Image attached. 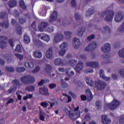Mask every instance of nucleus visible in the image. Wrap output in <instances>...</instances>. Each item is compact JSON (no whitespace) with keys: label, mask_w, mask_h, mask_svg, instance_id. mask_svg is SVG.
Segmentation results:
<instances>
[{"label":"nucleus","mask_w":124,"mask_h":124,"mask_svg":"<svg viewBox=\"0 0 124 124\" xmlns=\"http://www.w3.org/2000/svg\"><path fill=\"white\" fill-rule=\"evenodd\" d=\"M84 119L86 120V121H91V119H92L91 118V114L90 113H87L85 115Z\"/></svg>","instance_id":"52"},{"label":"nucleus","mask_w":124,"mask_h":124,"mask_svg":"<svg viewBox=\"0 0 124 124\" xmlns=\"http://www.w3.org/2000/svg\"><path fill=\"white\" fill-rule=\"evenodd\" d=\"M73 45L75 49H79L81 45V42L79 39L75 38L73 39Z\"/></svg>","instance_id":"17"},{"label":"nucleus","mask_w":124,"mask_h":124,"mask_svg":"<svg viewBox=\"0 0 124 124\" xmlns=\"http://www.w3.org/2000/svg\"><path fill=\"white\" fill-rule=\"evenodd\" d=\"M8 5L11 8L15 7V6L17 5V0H10L8 2Z\"/></svg>","instance_id":"25"},{"label":"nucleus","mask_w":124,"mask_h":124,"mask_svg":"<svg viewBox=\"0 0 124 124\" xmlns=\"http://www.w3.org/2000/svg\"><path fill=\"white\" fill-rule=\"evenodd\" d=\"M45 71L48 75L51 76V71H52V66L48 64H46Z\"/></svg>","instance_id":"28"},{"label":"nucleus","mask_w":124,"mask_h":124,"mask_svg":"<svg viewBox=\"0 0 124 124\" xmlns=\"http://www.w3.org/2000/svg\"><path fill=\"white\" fill-rule=\"evenodd\" d=\"M57 23L60 26H63V25H64V22H63V21H62V19H59V20H58Z\"/></svg>","instance_id":"56"},{"label":"nucleus","mask_w":124,"mask_h":124,"mask_svg":"<svg viewBox=\"0 0 124 124\" xmlns=\"http://www.w3.org/2000/svg\"><path fill=\"white\" fill-rule=\"evenodd\" d=\"M97 43H96L95 41H92L87 47L84 48V51H85V52H92V51H93L94 49H96V48H97Z\"/></svg>","instance_id":"5"},{"label":"nucleus","mask_w":124,"mask_h":124,"mask_svg":"<svg viewBox=\"0 0 124 124\" xmlns=\"http://www.w3.org/2000/svg\"><path fill=\"white\" fill-rule=\"evenodd\" d=\"M39 93L45 96H49L50 94L48 92V88L45 87L39 88Z\"/></svg>","instance_id":"15"},{"label":"nucleus","mask_w":124,"mask_h":124,"mask_svg":"<svg viewBox=\"0 0 124 124\" xmlns=\"http://www.w3.org/2000/svg\"><path fill=\"white\" fill-rule=\"evenodd\" d=\"M101 50L103 53H109L111 50V45L109 43L106 44L104 46L101 47Z\"/></svg>","instance_id":"14"},{"label":"nucleus","mask_w":124,"mask_h":124,"mask_svg":"<svg viewBox=\"0 0 124 124\" xmlns=\"http://www.w3.org/2000/svg\"><path fill=\"white\" fill-rule=\"evenodd\" d=\"M15 51L17 52V53H21L22 52V47H21V46L20 45L16 46Z\"/></svg>","instance_id":"39"},{"label":"nucleus","mask_w":124,"mask_h":124,"mask_svg":"<svg viewBox=\"0 0 124 124\" xmlns=\"http://www.w3.org/2000/svg\"><path fill=\"white\" fill-rule=\"evenodd\" d=\"M66 75L69 78H72L73 76H74V72L71 70V69L68 68L66 70Z\"/></svg>","instance_id":"23"},{"label":"nucleus","mask_w":124,"mask_h":124,"mask_svg":"<svg viewBox=\"0 0 124 124\" xmlns=\"http://www.w3.org/2000/svg\"><path fill=\"white\" fill-rule=\"evenodd\" d=\"M102 105H101V103L100 102V101H96L95 102V107L97 108V109L98 110H99L100 109H101L102 108Z\"/></svg>","instance_id":"34"},{"label":"nucleus","mask_w":124,"mask_h":124,"mask_svg":"<svg viewBox=\"0 0 124 124\" xmlns=\"http://www.w3.org/2000/svg\"><path fill=\"white\" fill-rule=\"evenodd\" d=\"M95 37V36L94 34H92L87 37V40H88L89 41H91L92 39H94Z\"/></svg>","instance_id":"55"},{"label":"nucleus","mask_w":124,"mask_h":124,"mask_svg":"<svg viewBox=\"0 0 124 124\" xmlns=\"http://www.w3.org/2000/svg\"><path fill=\"white\" fill-rule=\"evenodd\" d=\"M118 55L121 58H123L124 59V48H123L122 50H119L118 52Z\"/></svg>","instance_id":"40"},{"label":"nucleus","mask_w":124,"mask_h":124,"mask_svg":"<svg viewBox=\"0 0 124 124\" xmlns=\"http://www.w3.org/2000/svg\"><path fill=\"white\" fill-rule=\"evenodd\" d=\"M19 22L20 24H24V23L26 22V19L21 17L19 19Z\"/></svg>","instance_id":"61"},{"label":"nucleus","mask_w":124,"mask_h":124,"mask_svg":"<svg viewBox=\"0 0 124 124\" xmlns=\"http://www.w3.org/2000/svg\"><path fill=\"white\" fill-rule=\"evenodd\" d=\"M21 31H22V28L20 26H18L16 28V32L17 34H21Z\"/></svg>","instance_id":"42"},{"label":"nucleus","mask_w":124,"mask_h":124,"mask_svg":"<svg viewBox=\"0 0 124 124\" xmlns=\"http://www.w3.org/2000/svg\"><path fill=\"white\" fill-rule=\"evenodd\" d=\"M84 67L83 64L82 62H79L76 65L75 67V70L77 73H79L80 74V71L83 69V67Z\"/></svg>","instance_id":"18"},{"label":"nucleus","mask_w":124,"mask_h":124,"mask_svg":"<svg viewBox=\"0 0 124 124\" xmlns=\"http://www.w3.org/2000/svg\"><path fill=\"white\" fill-rule=\"evenodd\" d=\"M87 66L89 67H93V68H98L99 64L96 62H88L86 63Z\"/></svg>","instance_id":"19"},{"label":"nucleus","mask_w":124,"mask_h":124,"mask_svg":"<svg viewBox=\"0 0 124 124\" xmlns=\"http://www.w3.org/2000/svg\"><path fill=\"white\" fill-rule=\"evenodd\" d=\"M64 34L66 35V36L70 37L71 34H72V32L69 31H66L64 32Z\"/></svg>","instance_id":"57"},{"label":"nucleus","mask_w":124,"mask_h":124,"mask_svg":"<svg viewBox=\"0 0 124 124\" xmlns=\"http://www.w3.org/2000/svg\"><path fill=\"white\" fill-rule=\"evenodd\" d=\"M60 82L61 84V87L62 89H66V88H68V83H66L63 79H61Z\"/></svg>","instance_id":"30"},{"label":"nucleus","mask_w":124,"mask_h":124,"mask_svg":"<svg viewBox=\"0 0 124 124\" xmlns=\"http://www.w3.org/2000/svg\"><path fill=\"white\" fill-rule=\"evenodd\" d=\"M94 13V6H92L91 8L88 9V10L86 12V16L89 17L93 15Z\"/></svg>","instance_id":"26"},{"label":"nucleus","mask_w":124,"mask_h":124,"mask_svg":"<svg viewBox=\"0 0 124 124\" xmlns=\"http://www.w3.org/2000/svg\"><path fill=\"white\" fill-rule=\"evenodd\" d=\"M45 35V34L44 33H40L38 34V37L39 38H41V39L43 40V38H44Z\"/></svg>","instance_id":"60"},{"label":"nucleus","mask_w":124,"mask_h":124,"mask_svg":"<svg viewBox=\"0 0 124 124\" xmlns=\"http://www.w3.org/2000/svg\"><path fill=\"white\" fill-rule=\"evenodd\" d=\"M6 17V12H4L0 13V19H4Z\"/></svg>","instance_id":"48"},{"label":"nucleus","mask_w":124,"mask_h":124,"mask_svg":"<svg viewBox=\"0 0 124 124\" xmlns=\"http://www.w3.org/2000/svg\"><path fill=\"white\" fill-rule=\"evenodd\" d=\"M64 112H65V113H66V114L67 115H69V113H70V112H71V111L69 110L68 108H65L63 109Z\"/></svg>","instance_id":"58"},{"label":"nucleus","mask_w":124,"mask_h":124,"mask_svg":"<svg viewBox=\"0 0 124 124\" xmlns=\"http://www.w3.org/2000/svg\"><path fill=\"white\" fill-rule=\"evenodd\" d=\"M40 70V67L39 66H37L35 68L32 70V73H37Z\"/></svg>","instance_id":"44"},{"label":"nucleus","mask_w":124,"mask_h":124,"mask_svg":"<svg viewBox=\"0 0 124 124\" xmlns=\"http://www.w3.org/2000/svg\"><path fill=\"white\" fill-rule=\"evenodd\" d=\"M15 56L17 59H19V61H22L24 59V56L21 54L16 53Z\"/></svg>","instance_id":"46"},{"label":"nucleus","mask_w":124,"mask_h":124,"mask_svg":"<svg viewBox=\"0 0 124 124\" xmlns=\"http://www.w3.org/2000/svg\"><path fill=\"white\" fill-rule=\"evenodd\" d=\"M33 42L34 45H36L37 46H39V44L40 43V42L39 41V40H38L36 39H33Z\"/></svg>","instance_id":"54"},{"label":"nucleus","mask_w":124,"mask_h":124,"mask_svg":"<svg viewBox=\"0 0 124 124\" xmlns=\"http://www.w3.org/2000/svg\"><path fill=\"white\" fill-rule=\"evenodd\" d=\"M43 40L46 41V42H48V41L50 40V37H49L48 35L45 34Z\"/></svg>","instance_id":"51"},{"label":"nucleus","mask_w":124,"mask_h":124,"mask_svg":"<svg viewBox=\"0 0 124 124\" xmlns=\"http://www.w3.org/2000/svg\"><path fill=\"white\" fill-rule=\"evenodd\" d=\"M55 30V28H54V27L51 26L50 27H48L47 29V32H49V33H51V32H54V31Z\"/></svg>","instance_id":"45"},{"label":"nucleus","mask_w":124,"mask_h":124,"mask_svg":"<svg viewBox=\"0 0 124 124\" xmlns=\"http://www.w3.org/2000/svg\"><path fill=\"white\" fill-rule=\"evenodd\" d=\"M71 5L73 7H76L77 5H76V1H75V0H72Z\"/></svg>","instance_id":"63"},{"label":"nucleus","mask_w":124,"mask_h":124,"mask_svg":"<svg viewBox=\"0 0 124 124\" xmlns=\"http://www.w3.org/2000/svg\"><path fill=\"white\" fill-rule=\"evenodd\" d=\"M23 37V41L24 43H26V44H29V43L31 42V39L30 38V37H29L28 35H27V34H25Z\"/></svg>","instance_id":"31"},{"label":"nucleus","mask_w":124,"mask_h":124,"mask_svg":"<svg viewBox=\"0 0 124 124\" xmlns=\"http://www.w3.org/2000/svg\"><path fill=\"white\" fill-rule=\"evenodd\" d=\"M112 120L108 118L107 115H102L101 116V122L103 124H110Z\"/></svg>","instance_id":"13"},{"label":"nucleus","mask_w":124,"mask_h":124,"mask_svg":"<svg viewBox=\"0 0 124 124\" xmlns=\"http://www.w3.org/2000/svg\"><path fill=\"white\" fill-rule=\"evenodd\" d=\"M86 83L88 85L90 86V87H93L94 85V82L93 80H89V79H86Z\"/></svg>","instance_id":"35"},{"label":"nucleus","mask_w":124,"mask_h":124,"mask_svg":"<svg viewBox=\"0 0 124 124\" xmlns=\"http://www.w3.org/2000/svg\"><path fill=\"white\" fill-rule=\"evenodd\" d=\"M5 70L8 72H14V69L11 67H6Z\"/></svg>","instance_id":"50"},{"label":"nucleus","mask_w":124,"mask_h":124,"mask_svg":"<svg viewBox=\"0 0 124 124\" xmlns=\"http://www.w3.org/2000/svg\"><path fill=\"white\" fill-rule=\"evenodd\" d=\"M15 92H16V88H11L7 90V93H15Z\"/></svg>","instance_id":"49"},{"label":"nucleus","mask_w":124,"mask_h":124,"mask_svg":"<svg viewBox=\"0 0 124 124\" xmlns=\"http://www.w3.org/2000/svg\"><path fill=\"white\" fill-rule=\"evenodd\" d=\"M33 55L36 59H41L42 58V53L38 50H35L33 52Z\"/></svg>","instance_id":"27"},{"label":"nucleus","mask_w":124,"mask_h":124,"mask_svg":"<svg viewBox=\"0 0 124 124\" xmlns=\"http://www.w3.org/2000/svg\"><path fill=\"white\" fill-rule=\"evenodd\" d=\"M12 83L15 86H16L18 88H21V84L19 81L14 79L12 81Z\"/></svg>","instance_id":"33"},{"label":"nucleus","mask_w":124,"mask_h":124,"mask_svg":"<svg viewBox=\"0 0 124 124\" xmlns=\"http://www.w3.org/2000/svg\"><path fill=\"white\" fill-rule=\"evenodd\" d=\"M40 105L44 108H47V106H49V104L46 102H41Z\"/></svg>","instance_id":"47"},{"label":"nucleus","mask_w":124,"mask_h":124,"mask_svg":"<svg viewBox=\"0 0 124 124\" xmlns=\"http://www.w3.org/2000/svg\"><path fill=\"white\" fill-rule=\"evenodd\" d=\"M3 58L7 60L8 62H12V57L11 54H9L7 53L4 54L3 55Z\"/></svg>","instance_id":"29"},{"label":"nucleus","mask_w":124,"mask_h":124,"mask_svg":"<svg viewBox=\"0 0 124 124\" xmlns=\"http://www.w3.org/2000/svg\"><path fill=\"white\" fill-rule=\"evenodd\" d=\"M45 83L44 79H42L38 83V86H43V84Z\"/></svg>","instance_id":"64"},{"label":"nucleus","mask_w":124,"mask_h":124,"mask_svg":"<svg viewBox=\"0 0 124 124\" xmlns=\"http://www.w3.org/2000/svg\"><path fill=\"white\" fill-rule=\"evenodd\" d=\"M86 96L85 95H81L80 96L81 99L82 101H85V100H87L88 101H92L93 100V95L92 93V92L90 89H87L86 91Z\"/></svg>","instance_id":"2"},{"label":"nucleus","mask_w":124,"mask_h":124,"mask_svg":"<svg viewBox=\"0 0 124 124\" xmlns=\"http://www.w3.org/2000/svg\"><path fill=\"white\" fill-rule=\"evenodd\" d=\"M20 81L23 83L24 85H30L31 84V76L27 75L20 78Z\"/></svg>","instance_id":"6"},{"label":"nucleus","mask_w":124,"mask_h":124,"mask_svg":"<svg viewBox=\"0 0 124 124\" xmlns=\"http://www.w3.org/2000/svg\"><path fill=\"white\" fill-rule=\"evenodd\" d=\"M79 106L74 108V113L70 111L69 117L72 121H76L77 119L81 117V111H79Z\"/></svg>","instance_id":"1"},{"label":"nucleus","mask_w":124,"mask_h":124,"mask_svg":"<svg viewBox=\"0 0 124 124\" xmlns=\"http://www.w3.org/2000/svg\"><path fill=\"white\" fill-rule=\"evenodd\" d=\"M57 18H58V12H57L56 11H54L50 16L49 22L50 23H54V22H56Z\"/></svg>","instance_id":"21"},{"label":"nucleus","mask_w":124,"mask_h":124,"mask_svg":"<svg viewBox=\"0 0 124 124\" xmlns=\"http://www.w3.org/2000/svg\"><path fill=\"white\" fill-rule=\"evenodd\" d=\"M124 18V13L122 11H119L115 16L114 20L116 23H121Z\"/></svg>","instance_id":"8"},{"label":"nucleus","mask_w":124,"mask_h":124,"mask_svg":"<svg viewBox=\"0 0 124 124\" xmlns=\"http://www.w3.org/2000/svg\"><path fill=\"white\" fill-rule=\"evenodd\" d=\"M46 57L47 59H51L53 57V47L49 48L46 52Z\"/></svg>","instance_id":"22"},{"label":"nucleus","mask_w":124,"mask_h":124,"mask_svg":"<svg viewBox=\"0 0 124 124\" xmlns=\"http://www.w3.org/2000/svg\"><path fill=\"white\" fill-rule=\"evenodd\" d=\"M85 31H86V28H85V27L82 26L80 27L78 31L77 34L78 36L82 37L83 36L84 32H85Z\"/></svg>","instance_id":"24"},{"label":"nucleus","mask_w":124,"mask_h":124,"mask_svg":"<svg viewBox=\"0 0 124 124\" xmlns=\"http://www.w3.org/2000/svg\"><path fill=\"white\" fill-rule=\"evenodd\" d=\"M100 77L106 81H110V77H107L104 75V70L101 69L99 71Z\"/></svg>","instance_id":"20"},{"label":"nucleus","mask_w":124,"mask_h":124,"mask_svg":"<svg viewBox=\"0 0 124 124\" xmlns=\"http://www.w3.org/2000/svg\"><path fill=\"white\" fill-rule=\"evenodd\" d=\"M119 74L121 76H123L124 77V69H121L118 72Z\"/></svg>","instance_id":"59"},{"label":"nucleus","mask_w":124,"mask_h":124,"mask_svg":"<svg viewBox=\"0 0 124 124\" xmlns=\"http://www.w3.org/2000/svg\"><path fill=\"white\" fill-rule=\"evenodd\" d=\"M62 40H63V35L62 33H57L53 39L54 42L58 43V42H60Z\"/></svg>","instance_id":"12"},{"label":"nucleus","mask_w":124,"mask_h":124,"mask_svg":"<svg viewBox=\"0 0 124 124\" xmlns=\"http://www.w3.org/2000/svg\"><path fill=\"white\" fill-rule=\"evenodd\" d=\"M31 62H25L24 63V66L27 68H28V69H31Z\"/></svg>","instance_id":"43"},{"label":"nucleus","mask_w":124,"mask_h":124,"mask_svg":"<svg viewBox=\"0 0 124 124\" xmlns=\"http://www.w3.org/2000/svg\"><path fill=\"white\" fill-rule=\"evenodd\" d=\"M121 105V102L117 99H114L111 103H108L107 105L108 108H109L110 110H115L120 107Z\"/></svg>","instance_id":"3"},{"label":"nucleus","mask_w":124,"mask_h":124,"mask_svg":"<svg viewBox=\"0 0 124 124\" xmlns=\"http://www.w3.org/2000/svg\"><path fill=\"white\" fill-rule=\"evenodd\" d=\"M19 6L22 8V9H26V5H25V2L23 0H20L19 1Z\"/></svg>","instance_id":"37"},{"label":"nucleus","mask_w":124,"mask_h":124,"mask_svg":"<svg viewBox=\"0 0 124 124\" xmlns=\"http://www.w3.org/2000/svg\"><path fill=\"white\" fill-rule=\"evenodd\" d=\"M57 87V84L56 83H50L49 85V89L51 90H53V89H55Z\"/></svg>","instance_id":"53"},{"label":"nucleus","mask_w":124,"mask_h":124,"mask_svg":"<svg viewBox=\"0 0 124 124\" xmlns=\"http://www.w3.org/2000/svg\"><path fill=\"white\" fill-rule=\"evenodd\" d=\"M114 11L112 10H108L107 11L106 16L104 18V20L106 22H112V20H113L114 17Z\"/></svg>","instance_id":"9"},{"label":"nucleus","mask_w":124,"mask_h":124,"mask_svg":"<svg viewBox=\"0 0 124 124\" xmlns=\"http://www.w3.org/2000/svg\"><path fill=\"white\" fill-rule=\"evenodd\" d=\"M44 115H45V114H44L42 111H41L40 113L39 114V119L41 121H45V117L44 116Z\"/></svg>","instance_id":"36"},{"label":"nucleus","mask_w":124,"mask_h":124,"mask_svg":"<svg viewBox=\"0 0 124 124\" xmlns=\"http://www.w3.org/2000/svg\"><path fill=\"white\" fill-rule=\"evenodd\" d=\"M25 70H26V68L24 67H20L16 68V71L17 72H19V73L24 72V71H25Z\"/></svg>","instance_id":"41"},{"label":"nucleus","mask_w":124,"mask_h":124,"mask_svg":"<svg viewBox=\"0 0 124 124\" xmlns=\"http://www.w3.org/2000/svg\"><path fill=\"white\" fill-rule=\"evenodd\" d=\"M67 47V43H66V42H63L62 44L60 46V49L58 52L60 56H64L65 52H66V50H65V48H66Z\"/></svg>","instance_id":"7"},{"label":"nucleus","mask_w":124,"mask_h":124,"mask_svg":"<svg viewBox=\"0 0 124 124\" xmlns=\"http://www.w3.org/2000/svg\"><path fill=\"white\" fill-rule=\"evenodd\" d=\"M95 87L98 91H103L107 87V83L103 81L99 80L95 82Z\"/></svg>","instance_id":"4"},{"label":"nucleus","mask_w":124,"mask_h":124,"mask_svg":"<svg viewBox=\"0 0 124 124\" xmlns=\"http://www.w3.org/2000/svg\"><path fill=\"white\" fill-rule=\"evenodd\" d=\"M68 62V64L72 66H75V65L77 63V60L74 59H70Z\"/></svg>","instance_id":"32"},{"label":"nucleus","mask_w":124,"mask_h":124,"mask_svg":"<svg viewBox=\"0 0 124 124\" xmlns=\"http://www.w3.org/2000/svg\"><path fill=\"white\" fill-rule=\"evenodd\" d=\"M7 39V37L4 35L0 36V47L1 49H4L7 45L6 44V40Z\"/></svg>","instance_id":"10"},{"label":"nucleus","mask_w":124,"mask_h":124,"mask_svg":"<svg viewBox=\"0 0 124 124\" xmlns=\"http://www.w3.org/2000/svg\"><path fill=\"white\" fill-rule=\"evenodd\" d=\"M54 64H55V65L64 66V65L66 64V60L62 58H57L54 60Z\"/></svg>","instance_id":"11"},{"label":"nucleus","mask_w":124,"mask_h":124,"mask_svg":"<svg viewBox=\"0 0 124 124\" xmlns=\"http://www.w3.org/2000/svg\"><path fill=\"white\" fill-rule=\"evenodd\" d=\"M49 26V23L46 22H42L41 23L40 25L38 26V30L39 31H43L47 27Z\"/></svg>","instance_id":"16"},{"label":"nucleus","mask_w":124,"mask_h":124,"mask_svg":"<svg viewBox=\"0 0 124 124\" xmlns=\"http://www.w3.org/2000/svg\"><path fill=\"white\" fill-rule=\"evenodd\" d=\"M9 43L11 47H13L14 46V44L13 43V40L12 39H10L9 40Z\"/></svg>","instance_id":"62"},{"label":"nucleus","mask_w":124,"mask_h":124,"mask_svg":"<svg viewBox=\"0 0 124 124\" xmlns=\"http://www.w3.org/2000/svg\"><path fill=\"white\" fill-rule=\"evenodd\" d=\"M105 32L111 33V29L108 26H105L103 28Z\"/></svg>","instance_id":"38"}]
</instances>
